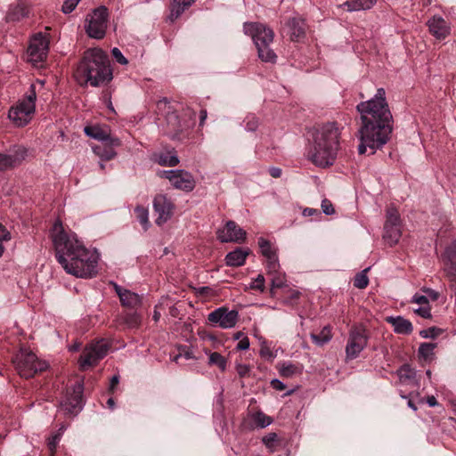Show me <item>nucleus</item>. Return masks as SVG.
<instances>
[{"label": "nucleus", "mask_w": 456, "mask_h": 456, "mask_svg": "<svg viewBox=\"0 0 456 456\" xmlns=\"http://www.w3.org/2000/svg\"><path fill=\"white\" fill-rule=\"evenodd\" d=\"M253 419H254V422L256 424V426L259 427V428H262L268 427L273 422L272 418L267 416V415H265L262 411H257L253 416Z\"/></svg>", "instance_id": "obj_41"}, {"label": "nucleus", "mask_w": 456, "mask_h": 456, "mask_svg": "<svg viewBox=\"0 0 456 456\" xmlns=\"http://www.w3.org/2000/svg\"><path fill=\"white\" fill-rule=\"evenodd\" d=\"M445 253L450 262V273L456 276V241L446 248Z\"/></svg>", "instance_id": "obj_37"}, {"label": "nucleus", "mask_w": 456, "mask_h": 456, "mask_svg": "<svg viewBox=\"0 0 456 456\" xmlns=\"http://www.w3.org/2000/svg\"><path fill=\"white\" fill-rule=\"evenodd\" d=\"M258 246L260 248L262 255L267 259L272 256H276V252L272 248V245L269 240L261 237L258 240Z\"/></svg>", "instance_id": "obj_36"}, {"label": "nucleus", "mask_w": 456, "mask_h": 456, "mask_svg": "<svg viewBox=\"0 0 456 456\" xmlns=\"http://www.w3.org/2000/svg\"><path fill=\"white\" fill-rule=\"evenodd\" d=\"M385 224L400 225V216L395 209H389L387 214Z\"/></svg>", "instance_id": "obj_46"}, {"label": "nucleus", "mask_w": 456, "mask_h": 456, "mask_svg": "<svg viewBox=\"0 0 456 456\" xmlns=\"http://www.w3.org/2000/svg\"><path fill=\"white\" fill-rule=\"evenodd\" d=\"M208 362L211 365H216L221 370L226 369V359L219 353H211L208 358Z\"/></svg>", "instance_id": "obj_40"}, {"label": "nucleus", "mask_w": 456, "mask_h": 456, "mask_svg": "<svg viewBox=\"0 0 456 456\" xmlns=\"http://www.w3.org/2000/svg\"><path fill=\"white\" fill-rule=\"evenodd\" d=\"M36 100L35 86L31 85L26 96L9 110L8 117L16 126H25L30 122L36 110Z\"/></svg>", "instance_id": "obj_5"}, {"label": "nucleus", "mask_w": 456, "mask_h": 456, "mask_svg": "<svg viewBox=\"0 0 456 456\" xmlns=\"http://www.w3.org/2000/svg\"><path fill=\"white\" fill-rule=\"evenodd\" d=\"M74 77L80 86H99L112 79L108 56L101 49H88L78 62Z\"/></svg>", "instance_id": "obj_4"}, {"label": "nucleus", "mask_w": 456, "mask_h": 456, "mask_svg": "<svg viewBox=\"0 0 456 456\" xmlns=\"http://www.w3.org/2000/svg\"><path fill=\"white\" fill-rule=\"evenodd\" d=\"M277 434L276 433H269L265 436L262 439L263 444L269 449L273 451L275 442L277 441Z\"/></svg>", "instance_id": "obj_49"}, {"label": "nucleus", "mask_w": 456, "mask_h": 456, "mask_svg": "<svg viewBox=\"0 0 456 456\" xmlns=\"http://www.w3.org/2000/svg\"><path fill=\"white\" fill-rule=\"evenodd\" d=\"M360 113L361 125L358 130L361 143L359 154H364L367 148L370 154L381 149L390 139L393 132V116L386 99L384 88H379L374 97L361 102L356 106Z\"/></svg>", "instance_id": "obj_1"}, {"label": "nucleus", "mask_w": 456, "mask_h": 456, "mask_svg": "<svg viewBox=\"0 0 456 456\" xmlns=\"http://www.w3.org/2000/svg\"><path fill=\"white\" fill-rule=\"evenodd\" d=\"M110 348L109 343L105 339H101L94 344L86 346L82 352L78 360L79 368L86 370L94 365H96L107 354Z\"/></svg>", "instance_id": "obj_9"}, {"label": "nucleus", "mask_w": 456, "mask_h": 456, "mask_svg": "<svg viewBox=\"0 0 456 456\" xmlns=\"http://www.w3.org/2000/svg\"><path fill=\"white\" fill-rule=\"evenodd\" d=\"M386 321L392 325L394 331L397 334L409 335L413 330L411 322L403 316H387Z\"/></svg>", "instance_id": "obj_21"}, {"label": "nucleus", "mask_w": 456, "mask_h": 456, "mask_svg": "<svg viewBox=\"0 0 456 456\" xmlns=\"http://www.w3.org/2000/svg\"><path fill=\"white\" fill-rule=\"evenodd\" d=\"M49 42L41 33L36 35L30 41L28 49L29 61L32 62L43 61L48 53Z\"/></svg>", "instance_id": "obj_16"}, {"label": "nucleus", "mask_w": 456, "mask_h": 456, "mask_svg": "<svg viewBox=\"0 0 456 456\" xmlns=\"http://www.w3.org/2000/svg\"><path fill=\"white\" fill-rule=\"evenodd\" d=\"M441 333V330L436 327H430L426 330H422L419 332L420 337L423 338H436Z\"/></svg>", "instance_id": "obj_47"}, {"label": "nucleus", "mask_w": 456, "mask_h": 456, "mask_svg": "<svg viewBox=\"0 0 456 456\" xmlns=\"http://www.w3.org/2000/svg\"><path fill=\"white\" fill-rule=\"evenodd\" d=\"M317 212H318L317 209L306 208L304 209L303 215L305 216H310L314 215Z\"/></svg>", "instance_id": "obj_64"}, {"label": "nucleus", "mask_w": 456, "mask_h": 456, "mask_svg": "<svg viewBox=\"0 0 456 456\" xmlns=\"http://www.w3.org/2000/svg\"><path fill=\"white\" fill-rule=\"evenodd\" d=\"M281 169L280 167H272L269 168V174L273 178H279L281 175Z\"/></svg>", "instance_id": "obj_61"}, {"label": "nucleus", "mask_w": 456, "mask_h": 456, "mask_svg": "<svg viewBox=\"0 0 456 456\" xmlns=\"http://www.w3.org/2000/svg\"><path fill=\"white\" fill-rule=\"evenodd\" d=\"M424 291L428 294V296L429 297H431V299L433 301L437 300V298L439 297V293L437 291H436V290H434L432 289H426Z\"/></svg>", "instance_id": "obj_62"}, {"label": "nucleus", "mask_w": 456, "mask_h": 456, "mask_svg": "<svg viewBox=\"0 0 456 456\" xmlns=\"http://www.w3.org/2000/svg\"><path fill=\"white\" fill-rule=\"evenodd\" d=\"M27 149L23 146H14L9 154H6L10 159L12 167H16L25 159L27 156Z\"/></svg>", "instance_id": "obj_28"}, {"label": "nucleus", "mask_w": 456, "mask_h": 456, "mask_svg": "<svg viewBox=\"0 0 456 456\" xmlns=\"http://www.w3.org/2000/svg\"><path fill=\"white\" fill-rule=\"evenodd\" d=\"M430 34L437 40L445 39L451 33L449 23L440 15H434L427 21Z\"/></svg>", "instance_id": "obj_19"}, {"label": "nucleus", "mask_w": 456, "mask_h": 456, "mask_svg": "<svg viewBox=\"0 0 456 456\" xmlns=\"http://www.w3.org/2000/svg\"><path fill=\"white\" fill-rule=\"evenodd\" d=\"M265 341L262 344L261 349H260V355L265 358L273 359L275 357V355L273 354L269 346L265 345Z\"/></svg>", "instance_id": "obj_54"}, {"label": "nucleus", "mask_w": 456, "mask_h": 456, "mask_svg": "<svg viewBox=\"0 0 456 456\" xmlns=\"http://www.w3.org/2000/svg\"><path fill=\"white\" fill-rule=\"evenodd\" d=\"M142 318L136 312L126 313L123 317L124 323L130 329L137 328L141 324Z\"/></svg>", "instance_id": "obj_35"}, {"label": "nucleus", "mask_w": 456, "mask_h": 456, "mask_svg": "<svg viewBox=\"0 0 456 456\" xmlns=\"http://www.w3.org/2000/svg\"><path fill=\"white\" fill-rule=\"evenodd\" d=\"M84 132L89 137L96 139L101 144L93 147L95 154L102 159L110 160L114 157L113 139L110 129L99 126H86Z\"/></svg>", "instance_id": "obj_7"}, {"label": "nucleus", "mask_w": 456, "mask_h": 456, "mask_svg": "<svg viewBox=\"0 0 456 456\" xmlns=\"http://www.w3.org/2000/svg\"><path fill=\"white\" fill-rule=\"evenodd\" d=\"M154 160L159 166L162 167H175L179 162V158L177 155L174 154L168 156L166 153H157L154 155Z\"/></svg>", "instance_id": "obj_30"}, {"label": "nucleus", "mask_w": 456, "mask_h": 456, "mask_svg": "<svg viewBox=\"0 0 456 456\" xmlns=\"http://www.w3.org/2000/svg\"><path fill=\"white\" fill-rule=\"evenodd\" d=\"M170 15L169 20L171 21L175 20L179 18L183 12L188 9L195 0H170Z\"/></svg>", "instance_id": "obj_24"}, {"label": "nucleus", "mask_w": 456, "mask_h": 456, "mask_svg": "<svg viewBox=\"0 0 456 456\" xmlns=\"http://www.w3.org/2000/svg\"><path fill=\"white\" fill-rule=\"evenodd\" d=\"M116 62L120 63L122 65H126L128 63L127 59L123 55V53L116 47Z\"/></svg>", "instance_id": "obj_60"}, {"label": "nucleus", "mask_w": 456, "mask_h": 456, "mask_svg": "<svg viewBox=\"0 0 456 456\" xmlns=\"http://www.w3.org/2000/svg\"><path fill=\"white\" fill-rule=\"evenodd\" d=\"M51 237L57 261L68 273L79 278H91L97 273V251L86 248L77 234L67 231L59 219L53 225Z\"/></svg>", "instance_id": "obj_2"}, {"label": "nucleus", "mask_w": 456, "mask_h": 456, "mask_svg": "<svg viewBox=\"0 0 456 456\" xmlns=\"http://www.w3.org/2000/svg\"><path fill=\"white\" fill-rule=\"evenodd\" d=\"M415 313L425 319H429L432 316L430 307L428 305L419 307L418 309L415 310Z\"/></svg>", "instance_id": "obj_53"}, {"label": "nucleus", "mask_w": 456, "mask_h": 456, "mask_svg": "<svg viewBox=\"0 0 456 456\" xmlns=\"http://www.w3.org/2000/svg\"><path fill=\"white\" fill-rule=\"evenodd\" d=\"M10 159L6 154L0 153V171L12 167Z\"/></svg>", "instance_id": "obj_55"}, {"label": "nucleus", "mask_w": 456, "mask_h": 456, "mask_svg": "<svg viewBox=\"0 0 456 456\" xmlns=\"http://www.w3.org/2000/svg\"><path fill=\"white\" fill-rule=\"evenodd\" d=\"M292 41H300L305 34V24L302 19L292 18L287 23Z\"/></svg>", "instance_id": "obj_22"}, {"label": "nucleus", "mask_w": 456, "mask_h": 456, "mask_svg": "<svg viewBox=\"0 0 456 456\" xmlns=\"http://www.w3.org/2000/svg\"><path fill=\"white\" fill-rule=\"evenodd\" d=\"M243 29L245 34L252 37L256 46L272 44L273 41L274 33L273 29L262 23L246 22Z\"/></svg>", "instance_id": "obj_14"}, {"label": "nucleus", "mask_w": 456, "mask_h": 456, "mask_svg": "<svg viewBox=\"0 0 456 456\" xmlns=\"http://www.w3.org/2000/svg\"><path fill=\"white\" fill-rule=\"evenodd\" d=\"M252 289H257L264 291L265 289V277L262 274H258L257 277L252 281L250 284Z\"/></svg>", "instance_id": "obj_50"}, {"label": "nucleus", "mask_w": 456, "mask_h": 456, "mask_svg": "<svg viewBox=\"0 0 456 456\" xmlns=\"http://www.w3.org/2000/svg\"><path fill=\"white\" fill-rule=\"evenodd\" d=\"M312 341L317 346H323L327 344L332 338L330 330L328 326L323 327L320 333L310 335Z\"/></svg>", "instance_id": "obj_31"}, {"label": "nucleus", "mask_w": 456, "mask_h": 456, "mask_svg": "<svg viewBox=\"0 0 456 456\" xmlns=\"http://www.w3.org/2000/svg\"><path fill=\"white\" fill-rule=\"evenodd\" d=\"M322 212L327 216H330L335 213V209L333 208L332 203L327 199H324L322 201Z\"/></svg>", "instance_id": "obj_52"}, {"label": "nucleus", "mask_w": 456, "mask_h": 456, "mask_svg": "<svg viewBox=\"0 0 456 456\" xmlns=\"http://www.w3.org/2000/svg\"><path fill=\"white\" fill-rule=\"evenodd\" d=\"M236 370L239 376L241 378L248 376L250 371L249 366L246 364H238Z\"/></svg>", "instance_id": "obj_56"}, {"label": "nucleus", "mask_w": 456, "mask_h": 456, "mask_svg": "<svg viewBox=\"0 0 456 456\" xmlns=\"http://www.w3.org/2000/svg\"><path fill=\"white\" fill-rule=\"evenodd\" d=\"M116 295L125 307L134 309L141 304V297L137 293L126 289L118 284H116Z\"/></svg>", "instance_id": "obj_20"}, {"label": "nucleus", "mask_w": 456, "mask_h": 456, "mask_svg": "<svg viewBox=\"0 0 456 456\" xmlns=\"http://www.w3.org/2000/svg\"><path fill=\"white\" fill-rule=\"evenodd\" d=\"M266 268L270 275L279 273L280 264L277 256L266 259Z\"/></svg>", "instance_id": "obj_42"}, {"label": "nucleus", "mask_w": 456, "mask_h": 456, "mask_svg": "<svg viewBox=\"0 0 456 456\" xmlns=\"http://www.w3.org/2000/svg\"><path fill=\"white\" fill-rule=\"evenodd\" d=\"M83 382L76 381L71 389H68L60 402V407L65 414L77 415L83 408Z\"/></svg>", "instance_id": "obj_10"}, {"label": "nucleus", "mask_w": 456, "mask_h": 456, "mask_svg": "<svg viewBox=\"0 0 456 456\" xmlns=\"http://www.w3.org/2000/svg\"><path fill=\"white\" fill-rule=\"evenodd\" d=\"M167 134L172 140H182L190 127L187 122H182L176 111H168L166 116Z\"/></svg>", "instance_id": "obj_17"}, {"label": "nucleus", "mask_w": 456, "mask_h": 456, "mask_svg": "<svg viewBox=\"0 0 456 456\" xmlns=\"http://www.w3.org/2000/svg\"><path fill=\"white\" fill-rule=\"evenodd\" d=\"M61 434L56 433L48 438L47 447H48V450L50 451V452H56V449H57L58 444L61 440Z\"/></svg>", "instance_id": "obj_48"}, {"label": "nucleus", "mask_w": 456, "mask_h": 456, "mask_svg": "<svg viewBox=\"0 0 456 456\" xmlns=\"http://www.w3.org/2000/svg\"><path fill=\"white\" fill-rule=\"evenodd\" d=\"M367 344L368 336L364 329L358 327L351 329L346 346V359L350 361L357 358Z\"/></svg>", "instance_id": "obj_12"}, {"label": "nucleus", "mask_w": 456, "mask_h": 456, "mask_svg": "<svg viewBox=\"0 0 456 456\" xmlns=\"http://www.w3.org/2000/svg\"><path fill=\"white\" fill-rule=\"evenodd\" d=\"M239 319V312L237 310H229L225 306H221L212 311L208 315V321L214 327L221 329L233 328Z\"/></svg>", "instance_id": "obj_13"}, {"label": "nucleus", "mask_w": 456, "mask_h": 456, "mask_svg": "<svg viewBox=\"0 0 456 456\" xmlns=\"http://www.w3.org/2000/svg\"><path fill=\"white\" fill-rule=\"evenodd\" d=\"M340 132L336 122H328L314 129L309 159L317 167L332 166L339 149Z\"/></svg>", "instance_id": "obj_3"}, {"label": "nucleus", "mask_w": 456, "mask_h": 456, "mask_svg": "<svg viewBox=\"0 0 456 456\" xmlns=\"http://www.w3.org/2000/svg\"><path fill=\"white\" fill-rule=\"evenodd\" d=\"M427 403L430 407L436 406L438 404L436 398L434 395L428 396L427 398Z\"/></svg>", "instance_id": "obj_63"}, {"label": "nucleus", "mask_w": 456, "mask_h": 456, "mask_svg": "<svg viewBox=\"0 0 456 456\" xmlns=\"http://www.w3.org/2000/svg\"><path fill=\"white\" fill-rule=\"evenodd\" d=\"M258 119L253 115L247 116V118L244 119L245 129L248 132L256 131L258 127Z\"/></svg>", "instance_id": "obj_44"}, {"label": "nucleus", "mask_w": 456, "mask_h": 456, "mask_svg": "<svg viewBox=\"0 0 456 456\" xmlns=\"http://www.w3.org/2000/svg\"><path fill=\"white\" fill-rule=\"evenodd\" d=\"M279 374L283 378H292L301 373V368L289 361H283L277 365Z\"/></svg>", "instance_id": "obj_25"}, {"label": "nucleus", "mask_w": 456, "mask_h": 456, "mask_svg": "<svg viewBox=\"0 0 456 456\" xmlns=\"http://www.w3.org/2000/svg\"><path fill=\"white\" fill-rule=\"evenodd\" d=\"M286 285V280L284 274L278 273L272 275L271 286L273 289H281Z\"/></svg>", "instance_id": "obj_43"}, {"label": "nucleus", "mask_w": 456, "mask_h": 456, "mask_svg": "<svg viewBox=\"0 0 456 456\" xmlns=\"http://www.w3.org/2000/svg\"><path fill=\"white\" fill-rule=\"evenodd\" d=\"M249 339L247 337H244L240 340V342L236 346L237 350H247L249 348Z\"/></svg>", "instance_id": "obj_59"}, {"label": "nucleus", "mask_w": 456, "mask_h": 456, "mask_svg": "<svg viewBox=\"0 0 456 456\" xmlns=\"http://www.w3.org/2000/svg\"><path fill=\"white\" fill-rule=\"evenodd\" d=\"M246 232L240 228L234 221H228L222 230H218L217 238L222 242L241 243L246 239Z\"/></svg>", "instance_id": "obj_18"}, {"label": "nucleus", "mask_w": 456, "mask_h": 456, "mask_svg": "<svg viewBox=\"0 0 456 456\" xmlns=\"http://www.w3.org/2000/svg\"><path fill=\"white\" fill-rule=\"evenodd\" d=\"M436 345L434 343H422L419 346L418 354L419 356L427 360L430 358L433 355L434 349L436 348Z\"/></svg>", "instance_id": "obj_39"}, {"label": "nucleus", "mask_w": 456, "mask_h": 456, "mask_svg": "<svg viewBox=\"0 0 456 456\" xmlns=\"http://www.w3.org/2000/svg\"><path fill=\"white\" fill-rule=\"evenodd\" d=\"M412 302L421 305H428V299L426 296L415 294L412 297Z\"/></svg>", "instance_id": "obj_57"}, {"label": "nucleus", "mask_w": 456, "mask_h": 456, "mask_svg": "<svg viewBox=\"0 0 456 456\" xmlns=\"http://www.w3.org/2000/svg\"><path fill=\"white\" fill-rule=\"evenodd\" d=\"M153 209L158 216L155 223L158 225H162L173 216L175 205L167 195L158 194L153 199Z\"/></svg>", "instance_id": "obj_15"}, {"label": "nucleus", "mask_w": 456, "mask_h": 456, "mask_svg": "<svg viewBox=\"0 0 456 456\" xmlns=\"http://www.w3.org/2000/svg\"><path fill=\"white\" fill-rule=\"evenodd\" d=\"M28 15V10L23 4H17L7 13V20L9 21H17Z\"/></svg>", "instance_id": "obj_32"}, {"label": "nucleus", "mask_w": 456, "mask_h": 456, "mask_svg": "<svg viewBox=\"0 0 456 456\" xmlns=\"http://www.w3.org/2000/svg\"><path fill=\"white\" fill-rule=\"evenodd\" d=\"M10 240H11V233L2 224H0V257L2 256V255L4 251L3 243L4 241H9Z\"/></svg>", "instance_id": "obj_45"}, {"label": "nucleus", "mask_w": 456, "mask_h": 456, "mask_svg": "<svg viewBox=\"0 0 456 456\" xmlns=\"http://www.w3.org/2000/svg\"><path fill=\"white\" fill-rule=\"evenodd\" d=\"M370 267H367L360 273H356L354 278V286L357 289H363L369 284V278L367 276V273L370 271Z\"/></svg>", "instance_id": "obj_34"}, {"label": "nucleus", "mask_w": 456, "mask_h": 456, "mask_svg": "<svg viewBox=\"0 0 456 456\" xmlns=\"http://www.w3.org/2000/svg\"><path fill=\"white\" fill-rule=\"evenodd\" d=\"M15 369L19 375L25 379L34 377L48 368L45 361L39 360L37 356L28 349H20L13 359Z\"/></svg>", "instance_id": "obj_6"}, {"label": "nucleus", "mask_w": 456, "mask_h": 456, "mask_svg": "<svg viewBox=\"0 0 456 456\" xmlns=\"http://www.w3.org/2000/svg\"><path fill=\"white\" fill-rule=\"evenodd\" d=\"M109 12L108 9L102 5L89 12L85 20V31L87 36L94 39H102L105 37Z\"/></svg>", "instance_id": "obj_8"}, {"label": "nucleus", "mask_w": 456, "mask_h": 456, "mask_svg": "<svg viewBox=\"0 0 456 456\" xmlns=\"http://www.w3.org/2000/svg\"><path fill=\"white\" fill-rule=\"evenodd\" d=\"M401 237L400 225H384V235L383 238L387 242L392 246L398 242Z\"/></svg>", "instance_id": "obj_26"}, {"label": "nucleus", "mask_w": 456, "mask_h": 456, "mask_svg": "<svg viewBox=\"0 0 456 456\" xmlns=\"http://www.w3.org/2000/svg\"><path fill=\"white\" fill-rule=\"evenodd\" d=\"M160 176L167 179L174 188L186 192L192 191L196 185L193 175L184 169L163 170Z\"/></svg>", "instance_id": "obj_11"}, {"label": "nucleus", "mask_w": 456, "mask_h": 456, "mask_svg": "<svg viewBox=\"0 0 456 456\" xmlns=\"http://www.w3.org/2000/svg\"><path fill=\"white\" fill-rule=\"evenodd\" d=\"M249 254L248 249L237 248L225 256V263L228 266H241L245 264L246 258Z\"/></svg>", "instance_id": "obj_23"}, {"label": "nucleus", "mask_w": 456, "mask_h": 456, "mask_svg": "<svg viewBox=\"0 0 456 456\" xmlns=\"http://www.w3.org/2000/svg\"><path fill=\"white\" fill-rule=\"evenodd\" d=\"M373 4V0H347L340 6L346 7L348 12H354L370 9Z\"/></svg>", "instance_id": "obj_27"}, {"label": "nucleus", "mask_w": 456, "mask_h": 456, "mask_svg": "<svg viewBox=\"0 0 456 456\" xmlns=\"http://www.w3.org/2000/svg\"><path fill=\"white\" fill-rule=\"evenodd\" d=\"M256 47L257 49L258 57L263 61L272 62V63H274L276 61L277 55L273 52V50H272L270 48V44H266V45H256Z\"/></svg>", "instance_id": "obj_29"}, {"label": "nucleus", "mask_w": 456, "mask_h": 456, "mask_svg": "<svg viewBox=\"0 0 456 456\" xmlns=\"http://www.w3.org/2000/svg\"><path fill=\"white\" fill-rule=\"evenodd\" d=\"M271 386L277 391H283L286 388V385L278 379H273L271 381Z\"/></svg>", "instance_id": "obj_58"}, {"label": "nucleus", "mask_w": 456, "mask_h": 456, "mask_svg": "<svg viewBox=\"0 0 456 456\" xmlns=\"http://www.w3.org/2000/svg\"><path fill=\"white\" fill-rule=\"evenodd\" d=\"M134 213L136 216L137 220L142 224L144 231L148 230L151 224L149 221V211L146 208L142 206H137L134 208Z\"/></svg>", "instance_id": "obj_33"}, {"label": "nucleus", "mask_w": 456, "mask_h": 456, "mask_svg": "<svg viewBox=\"0 0 456 456\" xmlns=\"http://www.w3.org/2000/svg\"><path fill=\"white\" fill-rule=\"evenodd\" d=\"M80 0H65L62 4L61 11L64 13H70L77 5Z\"/></svg>", "instance_id": "obj_51"}, {"label": "nucleus", "mask_w": 456, "mask_h": 456, "mask_svg": "<svg viewBox=\"0 0 456 456\" xmlns=\"http://www.w3.org/2000/svg\"><path fill=\"white\" fill-rule=\"evenodd\" d=\"M398 377L402 382L411 380L415 378V370L409 364H403L397 370Z\"/></svg>", "instance_id": "obj_38"}]
</instances>
